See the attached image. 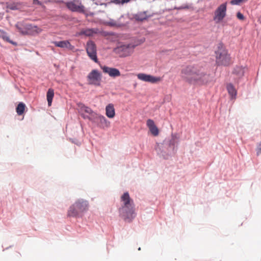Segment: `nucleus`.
<instances>
[{"instance_id": "nucleus-3", "label": "nucleus", "mask_w": 261, "mask_h": 261, "mask_svg": "<svg viewBox=\"0 0 261 261\" xmlns=\"http://www.w3.org/2000/svg\"><path fill=\"white\" fill-rule=\"evenodd\" d=\"M88 208V201L83 199H79L69 207L68 216L70 217L79 216L86 211Z\"/></svg>"}, {"instance_id": "nucleus-32", "label": "nucleus", "mask_w": 261, "mask_h": 261, "mask_svg": "<svg viewBox=\"0 0 261 261\" xmlns=\"http://www.w3.org/2000/svg\"><path fill=\"white\" fill-rule=\"evenodd\" d=\"M8 8H9L11 10H16V9H17L16 6H13V5L9 6H8Z\"/></svg>"}, {"instance_id": "nucleus-12", "label": "nucleus", "mask_w": 261, "mask_h": 261, "mask_svg": "<svg viewBox=\"0 0 261 261\" xmlns=\"http://www.w3.org/2000/svg\"><path fill=\"white\" fill-rule=\"evenodd\" d=\"M136 45L130 43L123 45L121 46L119 48L121 51L124 52V56H127L133 53L134 49L136 47Z\"/></svg>"}, {"instance_id": "nucleus-17", "label": "nucleus", "mask_w": 261, "mask_h": 261, "mask_svg": "<svg viewBox=\"0 0 261 261\" xmlns=\"http://www.w3.org/2000/svg\"><path fill=\"white\" fill-rule=\"evenodd\" d=\"M106 114L110 118H113L115 116V111L113 104L109 103L106 108Z\"/></svg>"}, {"instance_id": "nucleus-25", "label": "nucleus", "mask_w": 261, "mask_h": 261, "mask_svg": "<svg viewBox=\"0 0 261 261\" xmlns=\"http://www.w3.org/2000/svg\"><path fill=\"white\" fill-rule=\"evenodd\" d=\"M130 0H111V2L116 4H124L128 3Z\"/></svg>"}, {"instance_id": "nucleus-31", "label": "nucleus", "mask_w": 261, "mask_h": 261, "mask_svg": "<svg viewBox=\"0 0 261 261\" xmlns=\"http://www.w3.org/2000/svg\"><path fill=\"white\" fill-rule=\"evenodd\" d=\"M33 4L34 5H42V3L40 2L39 0H33Z\"/></svg>"}, {"instance_id": "nucleus-19", "label": "nucleus", "mask_w": 261, "mask_h": 261, "mask_svg": "<svg viewBox=\"0 0 261 261\" xmlns=\"http://www.w3.org/2000/svg\"><path fill=\"white\" fill-rule=\"evenodd\" d=\"M80 110L82 113H86V114H83V117L85 118L89 117V115H92L93 113V112L91 108L85 106H82L80 108Z\"/></svg>"}, {"instance_id": "nucleus-23", "label": "nucleus", "mask_w": 261, "mask_h": 261, "mask_svg": "<svg viewBox=\"0 0 261 261\" xmlns=\"http://www.w3.org/2000/svg\"><path fill=\"white\" fill-rule=\"evenodd\" d=\"M25 108V105L22 102H20L16 107V111L18 115L23 114Z\"/></svg>"}, {"instance_id": "nucleus-4", "label": "nucleus", "mask_w": 261, "mask_h": 261, "mask_svg": "<svg viewBox=\"0 0 261 261\" xmlns=\"http://www.w3.org/2000/svg\"><path fill=\"white\" fill-rule=\"evenodd\" d=\"M216 63L218 65H228L230 63V57L227 51L222 44H219L216 51Z\"/></svg>"}, {"instance_id": "nucleus-18", "label": "nucleus", "mask_w": 261, "mask_h": 261, "mask_svg": "<svg viewBox=\"0 0 261 261\" xmlns=\"http://www.w3.org/2000/svg\"><path fill=\"white\" fill-rule=\"evenodd\" d=\"M245 72V68L242 66L236 67L233 71V74L236 76L237 78H240L244 75Z\"/></svg>"}, {"instance_id": "nucleus-15", "label": "nucleus", "mask_w": 261, "mask_h": 261, "mask_svg": "<svg viewBox=\"0 0 261 261\" xmlns=\"http://www.w3.org/2000/svg\"><path fill=\"white\" fill-rule=\"evenodd\" d=\"M146 124L149 128V130L153 136H156L159 135V129L152 120L148 119L146 122Z\"/></svg>"}, {"instance_id": "nucleus-20", "label": "nucleus", "mask_w": 261, "mask_h": 261, "mask_svg": "<svg viewBox=\"0 0 261 261\" xmlns=\"http://www.w3.org/2000/svg\"><path fill=\"white\" fill-rule=\"evenodd\" d=\"M97 119L102 127H108L110 126V122L103 116H98Z\"/></svg>"}, {"instance_id": "nucleus-7", "label": "nucleus", "mask_w": 261, "mask_h": 261, "mask_svg": "<svg viewBox=\"0 0 261 261\" xmlns=\"http://www.w3.org/2000/svg\"><path fill=\"white\" fill-rule=\"evenodd\" d=\"M87 81L90 85L100 86L101 81V74L97 70L93 69L88 74Z\"/></svg>"}, {"instance_id": "nucleus-6", "label": "nucleus", "mask_w": 261, "mask_h": 261, "mask_svg": "<svg viewBox=\"0 0 261 261\" xmlns=\"http://www.w3.org/2000/svg\"><path fill=\"white\" fill-rule=\"evenodd\" d=\"M66 7L72 12L84 13L85 8L80 0H72L65 3Z\"/></svg>"}, {"instance_id": "nucleus-27", "label": "nucleus", "mask_w": 261, "mask_h": 261, "mask_svg": "<svg viewBox=\"0 0 261 261\" xmlns=\"http://www.w3.org/2000/svg\"><path fill=\"white\" fill-rule=\"evenodd\" d=\"M3 35L2 36V37L3 38L4 40L9 42L10 43L12 44H14L13 41H11L9 40V37L7 36V34L4 33L3 31L2 32Z\"/></svg>"}, {"instance_id": "nucleus-14", "label": "nucleus", "mask_w": 261, "mask_h": 261, "mask_svg": "<svg viewBox=\"0 0 261 261\" xmlns=\"http://www.w3.org/2000/svg\"><path fill=\"white\" fill-rule=\"evenodd\" d=\"M29 23H27L24 21L18 22L16 24L15 27L17 29L18 32L22 35H25L27 32V28L28 27L26 25H28Z\"/></svg>"}, {"instance_id": "nucleus-10", "label": "nucleus", "mask_w": 261, "mask_h": 261, "mask_svg": "<svg viewBox=\"0 0 261 261\" xmlns=\"http://www.w3.org/2000/svg\"><path fill=\"white\" fill-rule=\"evenodd\" d=\"M101 69L105 73H107L111 77H117L120 75L119 70L115 68L109 67L106 66H100Z\"/></svg>"}, {"instance_id": "nucleus-28", "label": "nucleus", "mask_w": 261, "mask_h": 261, "mask_svg": "<svg viewBox=\"0 0 261 261\" xmlns=\"http://www.w3.org/2000/svg\"><path fill=\"white\" fill-rule=\"evenodd\" d=\"M245 2L244 0H231L230 4L232 5H239L241 3Z\"/></svg>"}, {"instance_id": "nucleus-29", "label": "nucleus", "mask_w": 261, "mask_h": 261, "mask_svg": "<svg viewBox=\"0 0 261 261\" xmlns=\"http://www.w3.org/2000/svg\"><path fill=\"white\" fill-rule=\"evenodd\" d=\"M237 17L240 20H244L245 19L244 15L240 12L237 13Z\"/></svg>"}, {"instance_id": "nucleus-2", "label": "nucleus", "mask_w": 261, "mask_h": 261, "mask_svg": "<svg viewBox=\"0 0 261 261\" xmlns=\"http://www.w3.org/2000/svg\"><path fill=\"white\" fill-rule=\"evenodd\" d=\"M121 207L119 213L125 221L130 222L135 217L134 204L128 192L124 193L121 197Z\"/></svg>"}, {"instance_id": "nucleus-30", "label": "nucleus", "mask_w": 261, "mask_h": 261, "mask_svg": "<svg viewBox=\"0 0 261 261\" xmlns=\"http://www.w3.org/2000/svg\"><path fill=\"white\" fill-rule=\"evenodd\" d=\"M256 153L257 155L261 154V143L258 145L257 147Z\"/></svg>"}, {"instance_id": "nucleus-26", "label": "nucleus", "mask_w": 261, "mask_h": 261, "mask_svg": "<svg viewBox=\"0 0 261 261\" xmlns=\"http://www.w3.org/2000/svg\"><path fill=\"white\" fill-rule=\"evenodd\" d=\"M190 8V6L188 4H185L182 5V6L180 7H175L174 9L176 10H186L189 9Z\"/></svg>"}, {"instance_id": "nucleus-24", "label": "nucleus", "mask_w": 261, "mask_h": 261, "mask_svg": "<svg viewBox=\"0 0 261 261\" xmlns=\"http://www.w3.org/2000/svg\"><path fill=\"white\" fill-rule=\"evenodd\" d=\"M136 19L139 21H143L148 18V16L146 12H142L136 14Z\"/></svg>"}, {"instance_id": "nucleus-9", "label": "nucleus", "mask_w": 261, "mask_h": 261, "mask_svg": "<svg viewBox=\"0 0 261 261\" xmlns=\"http://www.w3.org/2000/svg\"><path fill=\"white\" fill-rule=\"evenodd\" d=\"M137 77L141 81L152 84L156 83L162 81V78L160 77H156L143 73L138 74Z\"/></svg>"}, {"instance_id": "nucleus-22", "label": "nucleus", "mask_w": 261, "mask_h": 261, "mask_svg": "<svg viewBox=\"0 0 261 261\" xmlns=\"http://www.w3.org/2000/svg\"><path fill=\"white\" fill-rule=\"evenodd\" d=\"M46 96L48 106H50L54 96V91L53 89L50 88L48 90Z\"/></svg>"}, {"instance_id": "nucleus-5", "label": "nucleus", "mask_w": 261, "mask_h": 261, "mask_svg": "<svg viewBox=\"0 0 261 261\" xmlns=\"http://www.w3.org/2000/svg\"><path fill=\"white\" fill-rule=\"evenodd\" d=\"M227 3L221 4L215 10L213 20L216 23H218L221 22L226 15Z\"/></svg>"}, {"instance_id": "nucleus-8", "label": "nucleus", "mask_w": 261, "mask_h": 261, "mask_svg": "<svg viewBox=\"0 0 261 261\" xmlns=\"http://www.w3.org/2000/svg\"><path fill=\"white\" fill-rule=\"evenodd\" d=\"M86 51L89 58L95 62H98L96 46L92 41H89L86 44Z\"/></svg>"}, {"instance_id": "nucleus-16", "label": "nucleus", "mask_w": 261, "mask_h": 261, "mask_svg": "<svg viewBox=\"0 0 261 261\" xmlns=\"http://www.w3.org/2000/svg\"><path fill=\"white\" fill-rule=\"evenodd\" d=\"M55 45L57 47L61 48H66L72 50L74 46H72L69 41L67 40L61 41H55L53 42Z\"/></svg>"}, {"instance_id": "nucleus-11", "label": "nucleus", "mask_w": 261, "mask_h": 261, "mask_svg": "<svg viewBox=\"0 0 261 261\" xmlns=\"http://www.w3.org/2000/svg\"><path fill=\"white\" fill-rule=\"evenodd\" d=\"M26 27H28V28H27V33L25 35L35 36L40 34L42 31V30L38 26L31 23H29L28 25H26Z\"/></svg>"}, {"instance_id": "nucleus-1", "label": "nucleus", "mask_w": 261, "mask_h": 261, "mask_svg": "<svg viewBox=\"0 0 261 261\" xmlns=\"http://www.w3.org/2000/svg\"><path fill=\"white\" fill-rule=\"evenodd\" d=\"M182 79L190 84H196L200 85L207 84L212 78L207 73L205 69L200 64L188 65L184 67L181 71Z\"/></svg>"}, {"instance_id": "nucleus-13", "label": "nucleus", "mask_w": 261, "mask_h": 261, "mask_svg": "<svg viewBox=\"0 0 261 261\" xmlns=\"http://www.w3.org/2000/svg\"><path fill=\"white\" fill-rule=\"evenodd\" d=\"M99 32V30L97 28L94 29H82L79 33V35H85L88 37H91Z\"/></svg>"}, {"instance_id": "nucleus-33", "label": "nucleus", "mask_w": 261, "mask_h": 261, "mask_svg": "<svg viewBox=\"0 0 261 261\" xmlns=\"http://www.w3.org/2000/svg\"><path fill=\"white\" fill-rule=\"evenodd\" d=\"M247 0H244V1H247Z\"/></svg>"}, {"instance_id": "nucleus-21", "label": "nucleus", "mask_w": 261, "mask_h": 261, "mask_svg": "<svg viewBox=\"0 0 261 261\" xmlns=\"http://www.w3.org/2000/svg\"><path fill=\"white\" fill-rule=\"evenodd\" d=\"M227 90L232 98H235L237 95V91L231 84L227 85Z\"/></svg>"}]
</instances>
